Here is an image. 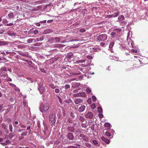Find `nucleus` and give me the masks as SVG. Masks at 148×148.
Segmentation results:
<instances>
[{
	"instance_id": "49",
	"label": "nucleus",
	"mask_w": 148,
	"mask_h": 148,
	"mask_svg": "<svg viewBox=\"0 0 148 148\" xmlns=\"http://www.w3.org/2000/svg\"><path fill=\"white\" fill-rule=\"evenodd\" d=\"M36 26H40V24L39 23H36Z\"/></svg>"
},
{
	"instance_id": "25",
	"label": "nucleus",
	"mask_w": 148,
	"mask_h": 148,
	"mask_svg": "<svg viewBox=\"0 0 148 148\" xmlns=\"http://www.w3.org/2000/svg\"><path fill=\"white\" fill-rule=\"evenodd\" d=\"M8 15L9 17L12 18L14 16V14L13 13H11L8 14Z\"/></svg>"
},
{
	"instance_id": "52",
	"label": "nucleus",
	"mask_w": 148,
	"mask_h": 148,
	"mask_svg": "<svg viewBox=\"0 0 148 148\" xmlns=\"http://www.w3.org/2000/svg\"><path fill=\"white\" fill-rule=\"evenodd\" d=\"M7 81H9V82H12V79L10 78H8Z\"/></svg>"
},
{
	"instance_id": "27",
	"label": "nucleus",
	"mask_w": 148,
	"mask_h": 148,
	"mask_svg": "<svg viewBox=\"0 0 148 148\" xmlns=\"http://www.w3.org/2000/svg\"><path fill=\"white\" fill-rule=\"evenodd\" d=\"M27 132L26 131H25V132H23L21 134V135L22 136H26L27 135Z\"/></svg>"
},
{
	"instance_id": "50",
	"label": "nucleus",
	"mask_w": 148,
	"mask_h": 148,
	"mask_svg": "<svg viewBox=\"0 0 148 148\" xmlns=\"http://www.w3.org/2000/svg\"><path fill=\"white\" fill-rule=\"evenodd\" d=\"M99 117L100 118H102L103 116V115L101 113L99 114Z\"/></svg>"
},
{
	"instance_id": "47",
	"label": "nucleus",
	"mask_w": 148,
	"mask_h": 148,
	"mask_svg": "<svg viewBox=\"0 0 148 148\" xmlns=\"http://www.w3.org/2000/svg\"><path fill=\"white\" fill-rule=\"evenodd\" d=\"M3 103L2 104L0 105V111L1 110L2 108V107H3Z\"/></svg>"
},
{
	"instance_id": "2",
	"label": "nucleus",
	"mask_w": 148,
	"mask_h": 148,
	"mask_svg": "<svg viewBox=\"0 0 148 148\" xmlns=\"http://www.w3.org/2000/svg\"><path fill=\"white\" fill-rule=\"evenodd\" d=\"M49 108V104L47 103L43 105L41 107V112H46L47 111Z\"/></svg>"
},
{
	"instance_id": "22",
	"label": "nucleus",
	"mask_w": 148,
	"mask_h": 148,
	"mask_svg": "<svg viewBox=\"0 0 148 148\" xmlns=\"http://www.w3.org/2000/svg\"><path fill=\"white\" fill-rule=\"evenodd\" d=\"M114 44V42H110V45H109V48H112L113 46V45Z\"/></svg>"
},
{
	"instance_id": "36",
	"label": "nucleus",
	"mask_w": 148,
	"mask_h": 148,
	"mask_svg": "<svg viewBox=\"0 0 148 148\" xmlns=\"http://www.w3.org/2000/svg\"><path fill=\"white\" fill-rule=\"evenodd\" d=\"M92 143L93 144H94V145H96L97 144H98L97 142V141H96L95 140H93L92 141Z\"/></svg>"
},
{
	"instance_id": "24",
	"label": "nucleus",
	"mask_w": 148,
	"mask_h": 148,
	"mask_svg": "<svg viewBox=\"0 0 148 148\" xmlns=\"http://www.w3.org/2000/svg\"><path fill=\"white\" fill-rule=\"evenodd\" d=\"M73 96L74 97H80L79 94V93L75 94L73 95Z\"/></svg>"
},
{
	"instance_id": "4",
	"label": "nucleus",
	"mask_w": 148,
	"mask_h": 148,
	"mask_svg": "<svg viewBox=\"0 0 148 148\" xmlns=\"http://www.w3.org/2000/svg\"><path fill=\"white\" fill-rule=\"evenodd\" d=\"M74 102L76 104H80L83 103V100L82 99L79 98H75L74 100Z\"/></svg>"
},
{
	"instance_id": "62",
	"label": "nucleus",
	"mask_w": 148,
	"mask_h": 148,
	"mask_svg": "<svg viewBox=\"0 0 148 148\" xmlns=\"http://www.w3.org/2000/svg\"><path fill=\"white\" fill-rule=\"evenodd\" d=\"M3 145H6V143H1Z\"/></svg>"
},
{
	"instance_id": "18",
	"label": "nucleus",
	"mask_w": 148,
	"mask_h": 148,
	"mask_svg": "<svg viewBox=\"0 0 148 148\" xmlns=\"http://www.w3.org/2000/svg\"><path fill=\"white\" fill-rule=\"evenodd\" d=\"M119 12L118 11L117 12H115L114 13V15H113V17H116L119 14Z\"/></svg>"
},
{
	"instance_id": "12",
	"label": "nucleus",
	"mask_w": 148,
	"mask_h": 148,
	"mask_svg": "<svg viewBox=\"0 0 148 148\" xmlns=\"http://www.w3.org/2000/svg\"><path fill=\"white\" fill-rule=\"evenodd\" d=\"M8 34L9 35L11 36H14L16 35L15 33L11 31H8Z\"/></svg>"
},
{
	"instance_id": "57",
	"label": "nucleus",
	"mask_w": 148,
	"mask_h": 148,
	"mask_svg": "<svg viewBox=\"0 0 148 148\" xmlns=\"http://www.w3.org/2000/svg\"><path fill=\"white\" fill-rule=\"evenodd\" d=\"M40 70L42 72H44V71H45L44 69L42 68H40Z\"/></svg>"
},
{
	"instance_id": "34",
	"label": "nucleus",
	"mask_w": 148,
	"mask_h": 148,
	"mask_svg": "<svg viewBox=\"0 0 148 148\" xmlns=\"http://www.w3.org/2000/svg\"><path fill=\"white\" fill-rule=\"evenodd\" d=\"M91 108L92 109H94L95 108V105L94 103L92 104L91 105Z\"/></svg>"
},
{
	"instance_id": "10",
	"label": "nucleus",
	"mask_w": 148,
	"mask_h": 148,
	"mask_svg": "<svg viewBox=\"0 0 148 148\" xmlns=\"http://www.w3.org/2000/svg\"><path fill=\"white\" fill-rule=\"evenodd\" d=\"M80 73V72L79 71H78V72H71L70 73V75L71 76L73 75H76L79 74Z\"/></svg>"
},
{
	"instance_id": "14",
	"label": "nucleus",
	"mask_w": 148,
	"mask_h": 148,
	"mask_svg": "<svg viewBox=\"0 0 148 148\" xmlns=\"http://www.w3.org/2000/svg\"><path fill=\"white\" fill-rule=\"evenodd\" d=\"M98 112L99 113H102V108L100 107H99L98 108Z\"/></svg>"
},
{
	"instance_id": "58",
	"label": "nucleus",
	"mask_w": 148,
	"mask_h": 148,
	"mask_svg": "<svg viewBox=\"0 0 148 148\" xmlns=\"http://www.w3.org/2000/svg\"><path fill=\"white\" fill-rule=\"evenodd\" d=\"M8 122H9L11 121V119H7Z\"/></svg>"
},
{
	"instance_id": "19",
	"label": "nucleus",
	"mask_w": 148,
	"mask_h": 148,
	"mask_svg": "<svg viewBox=\"0 0 148 148\" xmlns=\"http://www.w3.org/2000/svg\"><path fill=\"white\" fill-rule=\"evenodd\" d=\"M27 130H29V132H28V133H29V134H30L31 132V126L27 127Z\"/></svg>"
},
{
	"instance_id": "61",
	"label": "nucleus",
	"mask_w": 148,
	"mask_h": 148,
	"mask_svg": "<svg viewBox=\"0 0 148 148\" xmlns=\"http://www.w3.org/2000/svg\"><path fill=\"white\" fill-rule=\"evenodd\" d=\"M6 143L8 144L9 143H10V141L9 140H7L6 141Z\"/></svg>"
},
{
	"instance_id": "48",
	"label": "nucleus",
	"mask_w": 148,
	"mask_h": 148,
	"mask_svg": "<svg viewBox=\"0 0 148 148\" xmlns=\"http://www.w3.org/2000/svg\"><path fill=\"white\" fill-rule=\"evenodd\" d=\"M9 85L10 86H11L16 87V86L12 83H10Z\"/></svg>"
},
{
	"instance_id": "55",
	"label": "nucleus",
	"mask_w": 148,
	"mask_h": 148,
	"mask_svg": "<svg viewBox=\"0 0 148 148\" xmlns=\"http://www.w3.org/2000/svg\"><path fill=\"white\" fill-rule=\"evenodd\" d=\"M24 130H25V129L20 130H18V132H22V131H24Z\"/></svg>"
},
{
	"instance_id": "1",
	"label": "nucleus",
	"mask_w": 148,
	"mask_h": 148,
	"mask_svg": "<svg viewBox=\"0 0 148 148\" xmlns=\"http://www.w3.org/2000/svg\"><path fill=\"white\" fill-rule=\"evenodd\" d=\"M108 38L107 35L105 34H101L97 37V39L99 41H104L106 40Z\"/></svg>"
},
{
	"instance_id": "59",
	"label": "nucleus",
	"mask_w": 148,
	"mask_h": 148,
	"mask_svg": "<svg viewBox=\"0 0 148 148\" xmlns=\"http://www.w3.org/2000/svg\"><path fill=\"white\" fill-rule=\"evenodd\" d=\"M40 41H41L44 39V38H43V37H41L40 38Z\"/></svg>"
},
{
	"instance_id": "43",
	"label": "nucleus",
	"mask_w": 148,
	"mask_h": 148,
	"mask_svg": "<svg viewBox=\"0 0 148 148\" xmlns=\"http://www.w3.org/2000/svg\"><path fill=\"white\" fill-rule=\"evenodd\" d=\"M51 87L53 89L55 88H56V86H54V84H51L50 85Z\"/></svg>"
},
{
	"instance_id": "26",
	"label": "nucleus",
	"mask_w": 148,
	"mask_h": 148,
	"mask_svg": "<svg viewBox=\"0 0 148 148\" xmlns=\"http://www.w3.org/2000/svg\"><path fill=\"white\" fill-rule=\"evenodd\" d=\"M65 89H67L70 88V85L69 84H66L64 86Z\"/></svg>"
},
{
	"instance_id": "11",
	"label": "nucleus",
	"mask_w": 148,
	"mask_h": 148,
	"mask_svg": "<svg viewBox=\"0 0 148 148\" xmlns=\"http://www.w3.org/2000/svg\"><path fill=\"white\" fill-rule=\"evenodd\" d=\"M118 19L120 21L124 20V16L123 15H121L118 18Z\"/></svg>"
},
{
	"instance_id": "29",
	"label": "nucleus",
	"mask_w": 148,
	"mask_h": 148,
	"mask_svg": "<svg viewBox=\"0 0 148 148\" xmlns=\"http://www.w3.org/2000/svg\"><path fill=\"white\" fill-rule=\"evenodd\" d=\"M34 40V39H28L27 40V42H28V43H30L32 42L33 40Z\"/></svg>"
},
{
	"instance_id": "9",
	"label": "nucleus",
	"mask_w": 148,
	"mask_h": 148,
	"mask_svg": "<svg viewBox=\"0 0 148 148\" xmlns=\"http://www.w3.org/2000/svg\"><path fill=\"white\" fill-rule=\"evenodd\" d=\"M67 129L69 132H73L74 131V127L73 126L68 127Z\"/></svg>"
},
{
	"instance_id": "54",
	"label": "nucleus",
	"mask_w": 148,
	"mask_h": 148,
	"mask_svg": "<svg viewBox=\"0 0 148 148\" xmlns=\"http://www.w3.org/2000/svg\"><path fill=\"white\" fill-rule=\"evenodd\" d=\"M23 137L22 136H20L19 137V139L20 140H22V139L23 138Z\"/></svg>"
},
{
	"instance_id": "28",
	"label": "nucleus",
	"mask_w": 148,
	"mask_h": 148,
	"mask_svg": "<svg viewBox=\"0 0 148 148\" xmlns=\"http://www.w3.org/2000/svg\"><path fill=\"white\" fill-rule=\"evenodd\" d=\"M7 73H4V72L1 75V77H3L4 78H5V77H6V76H7Z\"/></svg>"
},
{
	"instance_id": "39",
	"label": "nucleus",
	"mask_w": 148,
	"mask_h": 148,
	"mask_svg": "<svg viewBox=\"0 0 148 148\" xmlns=\"http://www.w3.org/2000/svg\"><path fill=\"white\" fill-rule=\"evenodd\" d=\"M1 72H2L3 71H7L6 68L5 67H3L1 68Z\"/></svg>"
},
{
	"instance_id": "5",
	"label": "nucleus",
	"mask_w": 148,
	"mask_h": 148,
	"mask_svg": "<svg viewBox=\"0 0 148 148\" xmlns=\"http://www.w3.org/2000/svg\"><path fill=\"white\" fill-rule=\"evenodd\" d=\"M85 116L86 118L91 119L93 117V115L92 112H89L85 115Z\"/></svg>"
},
{
	"instance_id": "46",
	"label": "nucleus",
	"mask_w": 148,
	"mask_h": 148,
	"mask_svg": "<svg viewBox=\"0 0 148 148\" xmlns=\"http://www.w3.org/2000/svg\"><path fill=\"white\" fill-rule=\"evenodd\" d=\"M53 20H50L47 21V23H49L53 22Z\"/></svg>"
},
{
	"instance_id": "30",
	"label": "nucleus",
	"mask_w": 148,
	"mask_h": 148,
	"mask_svg": "<svg viewBox=\"0 0 148 148\" xmlns=\"http://www.w3.org/2000/svg\"><path fill=\"white\" fill-rule=\"evenodd\" d=\"M121 31V29L120 28L117 29H115L113 30V31H116L117 32H120Z\"/></svg>"
},
{
	"instance_id": "3",
	"label": "nucleus",
	"mask_w": 148,
	"mask_h": 148,
	"mask_svg": "<svg viewBox=\"0 0 148 148\" xmlns=\"http://www.w3.org/2000/svg\"><path fill=\"white\" fill-rule=\"evenodd\" d=\"M55 117V114L53 113H51L49 116V122L51 123L52 125L55 123L56 120Z\"/></svg>"
},
{
	"instance_id": "63",
	"label": "nucleus",
	"mask_w": 148,
	"mask_h": 148,
	"mask_svg": "<svg viewBox=\"0 0 148 148\" xmlns=\"http://www.w3.org/2000/svg\"><path fill=\"white\" fill-rule=\"evenodd\" d=\"M14 124L16 125H17L18 124V121H16L14 122Z\"/></svg>"
},
{
	"instance_id": "20",
	"label": "nucleus",
	"mask_w": 148,
	"mask_h": 148,
	"mask_svg": "<svg viewBox=\"0 0 148 148\" xmlns=\"http://www.w3.org/2000/svg\"><path fill=\"white\" fill-rule=\"evenodd\" d=\"M105 135L106 136L108 137H110L111 135L110 133L108 132H106Z\"/></svg>"
},
{
	"instance_id": "64",
	"label": "nucleus",
	"mask_w": 148,
	"mask_h": 148,
	"mask_svg": "<svg viewBox=\"0 0 148 148\" xmlns=\"http://www.w3.org/2000/svg\"><path fill=\"white\" fill-rule=\"evenodd\" d=\"M132 51L133 52H134V53H136L137 52V51L135 50H132Z\"/></svg>"
},
{
	"instance_id": "33",
	"label": "nucleus",
	"mask_w": 148,
	"mask_h": 148,
	"mask_svg": "<svg viewBox=\"0 0 148 148\" xmlns=\"http://www.w3.org/2000/svg\"><path fill=\"white\" fill-rule=\"evenodd\" d=\"M38 31L37 29L35 30L33 32V33H34V34H38Z\"/></svg>"
},
{
	"instance_id": "7",
	"label": "nucleus",
	"mask_w": 148,
	"mask_h": 148,
	"mask_svg": "<svg viewBox=\"0 0 148 148\" xmlns=\"http://www.w3.org/2000/svg\"><path fill=\"white\" fill-rule=\"evenodd\" d=\"M67 136L69 140H73L74 138V136L72 133H68Z\"/></svg>"
},
{
	"instance_id": "8",
	"label": "nucleus",
	"mask_w": 148,
	"mask_h": 148,
	"mask_svg": "<svg viewBox=\"0 0 148 148\" xmlns=\"http://www.w3.org/2000/svg\"><path fill=\"white\" fill-rule=\"evenodd\" d=\"M101 140L107 144H109L110 143V140L107 139L104 137H101Z\"/></svg>"
},
{
	"instance_id": "53",
	"label": "nucleus",
	"mask_w": 148,
	"mask_h": 148,
	"mask_svg": "<svg viewBox=\"0 0 148 148\" xmlns=\"http://www.w3.org/2000/svg\"><path fill=\"white\" fill-rule=\"evenodd\" d=\"M100 44L102 46H103H103H104L105 45V43H104L103 42L101 43Z\"/></svg>"
},
{
	"instance_id": "17",
	"label": "nucleus",
	"mask_w": 148,
	"mask_h": 148,
	"mask_svg": "<svg viewBox=\"0 0 148 148\" xmlns=\"http://www.w3.org/2000/svg\"><path fill=\"white\" fill-rule=\"evenodd\" d=\"M104 126L106 127H110L111 126V125L109 123L107 122L105 123V124H104Z\"/></svg>"
},
{
	"instance_id": "60",
	"label": "nucleus",
	"mask_w": 148,
	"mask_h": 148,
	"mask_svg": "<svg viewBox=\"0 0 148 148\" xmlns=\"http://www.w3.org/2000/svg\"><path fill=\"white\" fill-rule=\"evenodd\" d=\"M73 92L75 93H76L78 92V90H73Z\"/></svg>"
},
{
	"instance_id": "21",
	"label": "nucleus",
	"mask_w": 148,
	"mask_h": 148,
	"mask_svg": "<svg viewBox=\"0 0 148 148\" xmlns=\"http://www.w3.org/2000/svg\"><path fill=\"white\" fill-rule=\"evenodd\" d=\"M55 39L56 42H60V37H55Z\"/></svg>"
},
{
	"instance_id": "23",
	"label": "nucleus",
	"mask_w": 148,
	"mask_h": 148,
	"mask_svg": "<svg viewBox=\"0 0 148 148\" xmlns=\"http://www.w3.org/2000/svg\"><path fill=\"white\" fill-rule=\"evenodd\" d=\"M57 98H58L59 100L60 103L62 104V99L59 96H58L57 97Z\"/></svg>"
},
{
	"instance_id": "40",
	"label": "nucleus",
	"mask_w": 148,
	"mask_h": 148,
	"mask_svg": "<svg viewBox=\"0 0 148 148\" xmlns=\"http://www.w3.org/2000/svg\"><path fill=\"white\" fill-rule=\"evenodd\" d=\"M46 20H45L44 21H40V23L41 24L45 23H46Z\"/></svg>"
},
{
	"instance_id": "38",
	"label": "nucleus",
	"mask_w": 148,
	"mask_h": 148,
	"mask_svg": "<svg viewBox=\"0 0 148 148\" xmlns=\"http://www.w3.org/2000/svg\"><path fill=\"white\" fill-rule=\"evenodd\" d=\"M86 30L83 29H80V31L82 32V33H84V32Z\"/></svg>"
},
{
	"instance_id": "41",
	"label": "nucleus",
	"mask_w": 148,
	"mask_h": 148,
	"mask_svg": "<svg viewBox=\"0 0 148 148\" xmlns=\"http://www.w3.org/2000/svg\"><path fill=\"white\" fill-rule=\"evenodd\" d=\"M20 126L21 127L23 128H25L26 127L25 125H24L21 123L20 124Z\"/></svg>"
},
{
	"instance_id": "42",
	"label": "nucleus",
	"mask_w": 148,
	"mask_h": 148,
	"mask_svg": "<svg viewBox=\"0 0 148 148\" xmlns=\"http://www.w3.org/2000/svg\"><path fill=\"white\" fill-rule=\"evenodd\" d=\"M13 24V23H11L9 24H5V25L7 26H10L12 25Z\"/></svg>"
},
{
	"instance_id": "6",
	"label": "nucleus",
	"mask_w": 148,
	"mask_h": 148,
	"mask_svg": "<svg viewBox=\"0 0 148 148\" xmlns=\"http://www.w3.org/2000/svg\"><path fill=\"white\" fill-rule=\"evenodd\" d=\"M85 108V106L83 105L80 106L78 109V110L79 112H83Z\"/></svg>"
},
{
	"instance_id": "37",
	"label": "nucleus",
	"mask_w": 148,
	"mask_h": 148,
	"mask_svg": "<svg viewBox=\"0 0 148 148\" xmlns=\"http://www.w3.org/2000/svg\"><path fill=\"white\" fill-rule=\"evenodd\" d=\"M92 99L94 101H95L96 100V97L94 96H93L92 97Z\"/></svg>"
},
{
	"instance_id": "32",
	"label": "nucleus",
	"mask_w": 148,
	"mask_h": 148,
	"mask_svg": "<svg viewBox=\"0 0 148 148\" xmlns=\"http://www.w3.org/2000/svg\"><path fill=\"white\" fill-rule=\"evenodd\" d=\"M3 42H1V43H3V45H6L8 44L9 42H5V41H2Z\"/></svg>"
},
{
	"instance_id": "56",
	"label": "nucleus",
	"mask_w": 148,
	"mask_h": 148,
	"mask_svg": "<svg viewBox=\"0 0 148 148\" xmlns=\"http://www.w3.org/2000/svg\"><path fill=\"white\" fill-rule=\"evenodd\" d=\"M35 41L36 42H38V41H39V39L38 38H36V39Z\"/></svg>"
},
{
	"instance_id": "13",
	"label": "nucleus",
	"mask_w": 148,
	"mask_h": 148,
	"mask_svg": "<svg viewBox=\"0 0 148 148\" xmlns=\"http://www.w3.org/2000/svg\"><path fill=\"white\" fill-rule=\"evenodd\" d=\"M80 97H85L86 96V94L84 92L79 93Z\"/></svg>"
},
{
	"instance_id": "45",
	"label": "nucleus",
	"mask_w": 148,
	"mask_h": 148,
	"mask_svg": "<svg viewBox=\"0 0 148 148\" xmlns=\"http://www.w3.org/2000/svg\"><path fill=\"white\" fill-rule=\"evenodd\" d=\"M7 22V21L6 19H4L3 20V23H5Z\"/></svg>"
},
{
	"instance_id": "35",
	"label": "nucleus",
	"mask_w": 148,
	"mask_h": 148,
	"mask_svg": "<svg viewBox=\"0 0 148 148\" xmlns=\"http://www.w3.org/2000/svg\"><path fill=\"white\" fill-rule=\"evenodd\" d=\"M112 17H113V15H107L106 18H111Z\"/></svg>"
},
{
	"instance_id": "16",
	"label": "nucleus",
	"mask_w": 148,
	"mask_h": 148,
	"mask_svg": "<svg viewBox=\"0 0 148 148\" xmlns=\"http://www.w3.org/2000/svg\"><path fill=\"white\" fill-rule=\"evenodd\" d=\"M12 126L11 124L9 125V130L10 132H12Z\"/></svg>"
},
{
	"instance_id": "44",
	"label": "nucleus",
	"mask_w": 148,
	"mask_h": 148,
	"mask_svg": "<svg viewBox=\"0 0 148 148\" xmlns=\"http://www.w3.org/2000/svg\"><path fill=\"white\" fill-rule=\"evenodd\" d=\"M59 91L60 90L58 89H56L55 90V92L57 93H58Z\"/></svg>"
},
{
	"instance_id": "51",
	"label": "nucleus",
	"mask_w": 148,
	"mask_h": 148,
	"mask_svg": "<svg viewBox=\"0 0 148 148\" xmlns=\"http://www.w3.org/2000/svg\"><path fill=\"white\" fill-rule=\"evenodd\" d=\"M37 125H38V127H40V123L39 122H37Z\"/></svg>"
},
{
	"instance_id": "15",
	"label": "nucleus",
	"mask_w": 148,
	"mask_h": 148,
	"mask_svg": "<svg viewBox=\"0 0 148 148\" xmlns=\"http://www.w3.org/2000/svg\"><path fill=\"white\" fill-rule=\"evenodd\" d=\"M86 91L87 93L88 94H89L90 93L91 90H90V88H87L86 89Z\"/></svg>"
},
{
	"instance_id": "31",
	"label": "nucleus",
	"mask_w": 148,
	"mask_h": 148,
	"mask_svg": "<svg viewBox=\"0 0 148 148\" xmlns=\"http://www.w3.org/2000/svg\"><path fill=\"white\" fill-rule=\"evenodd\" d=\"M111 35L112 36V37H114L116 35V33L114 32H111Z\"/></svg>"
}]
</instances>
